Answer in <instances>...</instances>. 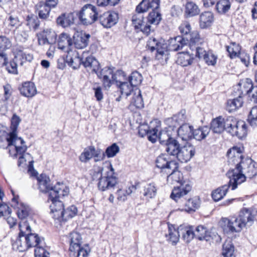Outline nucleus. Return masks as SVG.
<instances>
[{
  "label": "nucleus",
  "instance_id": "nucleus-3",
  "mask_svg": "<svg viewBox=\"0 0 257 257\" xmlns=\"http://www.w3.org/2000/svg\"><path fill=\"white\" fill-rule=\"evenodd\" d=\"M54 191L52 190L49 197V200L52 202L50 207L51 212L54 213V218L60 219V216L64 210V205L60 198L66 196L69 192V188L65 185H61L60 186L55 187Z\"/></svg>",
  "mask_w": 257,
  "mask_h": 257
},
{
  "label": "nucleus",
  "instance_id": "nucleus-16",
  "mask_svg": "<svg viewBox=\"0 0 257 257\" xmlns=\"http://www.w3.org/2000/svg\"><path fill=\"white\" fill-rule=\"evenodd\" d=\"M144 17L141 13L136 12L132 17V24L136 29L140 30L143 33L148 35L152 31L151 26L144 21Z\"/></svg>",
  "mask_w": 257,
  "mask_h": 257
},
{
  "label": "nucleus",
  "instance_id": "nucleus-29",
  "mask_svg": "<svg viewBox=\"0 0 257 257\" xmlns=\"http://www.w3.org/2000/svg\"><path fill=\"white\" fill-rule=\"evenodd\" d=\"M157 190V187L155 183H149L143 186L141 193L146 200H149L156 196Z\"/></svg>",
  "mask_w": 257,
  "mask_h": 257
},
{
  "label": "nucleus",
  "instance_id": "nucleus-45",
  "mask_svg": "<svg viewBox=\"0 0 257 257\" xmlns=\"http://www.w3.org/2000/svg\"><path fill=\"white\" fill-rule=\"evenodd\" d=\"M243 103L242 98L239 95L236 98L229 99L227 101L226 109L229 112L236 110L242 106Z\"/></svg>",
  "mask_w": 257,
  "mask_h": 257
},
{
  "label": "nucleus",
  "instance_id": "nucleus-9",
  "mask_svg": "<svg viewBox=\"0 0 257 257\" xmlns=\"http://www.w3.org/2000/svg\"><path fill=\"white\" fill-rule=\"evenodd\" d=\"M160 128V124L157 120L150 122V125H142L139 128V134L142 137L148 136V140L152 143H155L157 140V133Z\"/></svg>",
  "mask_w": 257,
  "mask_h": 257
},
{
  "label": "nucleus",
  "instance_id": "nucleus-18",
  "mask_svg": "<svg viewBox=\"0 0 257 257\" xmlns=\"http://www.w3.org/2000/svg\"><path fill=\"white\" fill-rule=\"evenodd\" d=\"M37 179L40 190L43 192H48L49 193V196H50L52 190L54 191V190H56L55 187L60 186L61 185H65L63 183L58 182L54 186H50V179L49 177L45 174H41L40 176L37 177Z\"/></svg>",
  "mask_w": 257,
  "mask_h": 257
},
{
  "label": "nucleus",
  "instance_id": "nucleus-43",
  "mask_svg": "<svg viewBox=\"0 0 257 257\" xmlns=\"http://www.w3.org/2000/svg\"><path fill=\"white\" fill-rule=\"evenodd\" d=\"M94 153L95 147L93 146H89L84 149L79 159L82 163H87L93 157Z\"/></svg>",
  "mask_w": 257,
  "mask_h": 257
},
{
  "label": "nucleus",
  "instance_id": "nucleus-53",
  "mask_svg": "<svg viewBox=\"0 0 257 257\" xmlns=\"http://www.w3.org/2000/svg\"><path fill=\"white\" fill-rule=\"evenodd\" d=\"M26 25L30 30H37L40 26V21L37 16L34 15H28L26 18Z\"/></svg>",
  "mask_w": 257,
  "mask_h": 257
},
{
  "label": "nucleus",
  "instance_id": "nucleus-58",
  "mask_svg": "<svg viewBox=\"0 0 257 257\" xmlns=\"http://www.w3.org/2000/svg\"><path fill=\"white\" fill-rule=\"evenodd\" d=\"M142 80V76L139 72L135 71L131 74L129 77V82L133 87H135L141 84Z\"/></svg>",
  "mask_w": 257,
  "mask_h": 257
},
{
  "label": "nucleus",
  "instance_id": "nucleus-42",
  "mask_svg": "<svg viewBox=\"0 0 257 257\" xmlns=\"http://www.w3.org/2000/svg\"><path fill=\"white\" fill-rule=\"evenodd\" d=\"M210 128L207 126H203L193 130V138L196 140L201 141L204 139L209 134Z\"/></svg>",
  "mask_w": 257,
  "mask_h": 257
},
{
  "label": "nucleus",
  "instance_id": "nucleus-28",
  "mask_svg": "<svg viewBox=\"0 0 257 257\" xmlns=\"http://www.w3.org/2000/svg\"><path fill=\"white\" fill-rule=\"evenodd\" d=\"M180 236L179 228L176 229L172 225L168 224V232L165 234L167 241L174 245L179 241Z\"/></svg>",
  "mask_w": 257,
  "mask_h": 257
},
{
  "label": "nucleus",
  "instance_id": "nucleus-25",
  "mask_svg": "<svg viewBox=\"0 0 257 257\" xmlns=\"http://www.w3.org/2000/svg\"><path fill=\"white\" fill-rule=\"evenodd\" d=\"M193 126L185 123L178 129V136L182 141H187L193 138Z\"/></svg>",
  "mask_w": 257,
  "mask_h": 257
},
{
  "label": "nucleus",
  "instance_id": "nucleus-37",
  "mask_svg": "<svg viewBox=\"0 0 257 257\" xmlns=\"http://www.w3.org/2000/svg\"><path fill=\"white\" fill-rule=\"evenodd\" d=\"M229 187L232 188L230 180L227 184L224 185L214 190L212 193V197L215 201H218L222 199L226 194Z\"/></svg>",
  "mask_w": 257,
  "mask_h": 257
},
{
  "label": "nucleus",
  "instance_id": "nucleus-10",
  "mask_svg": "<svg viewBox=\"0 0 257 257\" xmlns=\"http://www.w3.org/2000/svg\"><path fill=\"white\" fill-rule=\"evenodd\" d=\"M192 186L188 181H185L178 187H174L170 198L178 203H182L186 200V196L191 191Z\"/></svg>",
  "mask_w": 257,
  "mask_h": 257
},
{
  "label": "nucleus",
  "instance_id": "nucleus-22",
  "mask_svg": "<svg viewBox=\"0 0 257 257\" xmlns=\"http://www.w3.org/2000/svg\"><path fill=\"white\" fill-rule=\"evenodd\" d=\"M72 44V39L68 34L62 33L59 35L58 41L59 49L69 53Z\"/></svg>",
  "mask_w": 257,
  "mask_h": 257
},
{
  "label": "nucleus",
  "instance_id": "nucleus-62",
  "mask_svg": "<svg viewBox=\"0 0 257 257\" xmlns=\"http://www.w3.org/2000/svg\"><path fill=\"white\" fill-rule=\"evenodd\" d=\"M41 34H44L46 37L52 44L54 43L56 40V34L55 32L50 29H44L43 31L40 32Z\"/></svg>",
  "mask_w": 257,
  "mask_h": 257
},
{
  "label": "nucleus",
  "instance_id": "nucleus-56",
  "mask_svg": "<svg viewBox=\"0 0 257 257\" xmlns=\"http://www.w3.org/2000/svg\"><path fill=\"white\" fill-rule=\"evenodd\" d=\"M189 47L193 50V47L200 43V36L197 32H194L188 36Z\"/></svg>",
  "mask_w": 257,
  "mask_h": 257
},
{
  "label": "nucleus",
  "instance_id": "nucleus-21",
  "mask_svg": "<svg viewBox=\"0 0 257 257\" xmlns=\"http://www.w3.org/2000/svg\"><path fill=\"white\" fill-rule=\"evenodd\" d=\"M224 224V230H228L232 232H239L244 226V224L241 223L238 218L232 217L230 219H223Z\"/></svg>",
  "mask_w": 257,
  "mask_h": 257
},
{
  "label": "nucleus",
  "instance_id": "nucleus-61",
  "mask_svg": "<svg viewBox=\"0 0 257 257\" xmlns=\"http://www.w3.org/2000/svg\"><path fill=\"white\" fill-rule=\"evenodd\" d=\"M203 59L208 65L214 66L216 63L217 57L212 51H208V54Z\"/></svg>",
  "mask_w": 257,
  "mask_h": 257
},
{
  "label": "nucleus",
  "instance_id": "nucleus-20",
  "mask_svg": "<svg viewBox=\"0 0 257 257\" xmlns=\"http://www.w3.org/2000/svg\"><path fill=\"white\" fill-rule=\"evenodd\" d=\"M188 43L189 40L187 37L178 36L169 40L168 48L170 51H177L182 49Z\"/></svg>",
  "mask_w": 257,
  "mask_h": 257
},
{
  "label": "nucleus",
  "instance_id": "nucleus-33",
  "mask_svg": "<svg viewBox=\"0 0 257 257\" xmlns=\"http://www.w3.org/2000/svg\"><path fill=\"white\" fill-rule=\"evenodd\" d=\"M253 218L251 210L246 208H243L240 210L239 216L237 217L238 220L244 224V227L246 225H251L253 220Z\"/></svg>",
  "mask_w": 257,
  "mask_h": 257
},
{
  "label": "nucleus",
  "instance_id": "nucleus-5",
  "mask_svg": "<svg viewBox=\"0 0 257 257\" xmlns=\"http://www.w3.org/2000/svg\"><path fill=\"white\" fill-rule=\"evenodd\" d=\"M225 131L232 136H237L239 139L245 137L247 134L246 125L244 121L237 120L233 116L226 118Z\"/></svg>",
  "mask_w": 257,
  "mask_h": 257
},
{
  "label": "nucleus",
  "instance_id": "nucleus-32",
  "mask_svg": "<svg viewBox=\"0 0 257 257\" xmlns=\"http://www.w3.org/2000/svg\"><path fill=\"white\" fill-rule=\"evenodd\" d=\"M157 139H159L160 144L164 146V149L168 153V148L170 145L178 142L176 140L172 138L166 131H160Z\"/></svg>",
  "mask_w": 257,
  "mask_h": 257
},
{
  "label": "nucleus",
  "instance_id": "nucleus-51",
  "mask_svg": "<svg viewBox=\"0 0 257 257\" xmlns=\"http://www.w3.org/2000/svg\"><path fill=\"white\" fill-rule=\"evenodd\" d=\"M86 52H83L82 54V57H79L77 54L74 58H69L68 56H67V62L70 66L72 67L74 69H77L79 67L80 65L82 64V61L84 59V55L86 54Z\"/></svg>",
  "mask_w": 257,
  "mask_h": 257
},
{
  "label": "nucleus",
  "instance_id": "nucleus-23",
  "mask_svg": "<svg viewBox=\"0 0 257 257\" xmlns=\"http://www.w3.org/2000/svg\"><path fill=\"white\" fill-rule=\"evenodd\" d=\"M200 203L201 201L198 196L189 198L185 200L184 207L181 210L188 213L194 212L199 208Z\"/></svg>",
  "mask_w": 257,
  "mask_h": 257
},
{
  "label": "nucleus",
  "instance_id": "nucleus-8",
  "mask_svg": "<svg viewBox=\"0 0 257 257\" xmlns=\"http://www.w3.org/2000/svg\"><path fill=\"white\" fill-rule=\"evenodd\" d=\"M19 228L22 234L26 235L29 248L43 244V238L41 239L37 234L32 233L31 226L27 221H21L19 224Z\"/></svg>",
  "mask_w": 257,
  "mask_h": 257
},
{
  "label": "nucleus",
  "instance_id": "nucleus-7",
  "mask_svg": "<svg viewBox=\"0 0 257 257\" xmlns=\"http://www.w3.org/2000/svg\"><path fill=\"white\" fill-rule=\"evenodd\" d=\"M98 11L96 7L91 4L85 5L79 14V19L84 25H88L98 20Z\"/></svg>",
  "mask_w": 257,
  "mask_h": 257
},
{
  "label": "nucleus",
  "instance_id": "nucleus-24",
  "mask_svg": "<svg viewBox=\"0 0 257 257\" xmlns=\"http://www.w3.org/2000/svg\"><path fill=\"white\" fill-rule=\"evenodd\" d=\"M29 245L26 235L24 234H22L21 231H20L18 237L16 241L12 243L13 249L23 252L29 248Z\"/></svg>",
  "mask_w": 257,
  "mask_h": 257
},
{
  "label": "nucleus",
  "instance_id": "nucleus-26",
  "mask_svg": "<svg viewBox=\"0 0 257 257\" xmlns=\"http://www.w3.org/2000/svg\"><path fill=\"white\" fill-rule=\"evenodd\" d=\"M82 64L88 71L97 73V71L99 69L98 61L91 56H86V54H85Z\"/></svg>",
  "mask_w": 257,
  "mask_h": 257
},
{
  "label": "nucleus",
  "instance_id": "nucleus-46",
  "mask_svg": "<svg viewBox=\"0 0 257 257\" xmlns=\"http://www.w3.org/2000/svg\"><path fill=\"white\" fill-rule=\"evenodd\" d=\"M131 105H134L138 108L144 107V101L140 89H136L135 90L131 101Z\"/></svg>",
  "mask_w": 257,
  "mask_h": 257
},
{
  "label": "nucleus",
  "instance_id": "nucleus-40",
  "mask_svg": "<svg viewBox=\"0 0 257 257\" xmlns=\"http://www.w3.org/2000/svg\"><path fill=\"white\" fill-rule=\"evenodd\" d=\"M15 59L18 63H20L21 65H23L26 61L31 62L33 59V56L32 54L27 53L23 50L18 49L16 50Z\"/></svg>",
  "mask_w": 257,
  "mask_h": 257
},
{
  "label": "nucleus",
  "instance_id": "nucleus-47",
  "mask_svg": "<svg viewBox=\"0 0 257 257\" xmlns=\"http://www.w3.org/2000/svg\"><path fill=\"white\" fill-rule=\"evenodd\" d=\"M37 10L38 11L39 17L42 19H46L49 15L51 8L48 7L43 2H40L36 6Z\"/></svg>",
  "mask_w": 257,
  "mask_h": 257
},
{
  "label": "nucleus",
  "instance_id": "nucleus-39",
  "mask_svg": "<svg viewBox=\"0 0 257 257\" xmlns=\"http://www.w3.org/2000/svg\"><path fill=\"white\" fill-rule=\"evenodd\" d=\"M238 86L242 95L248 94L249 96H250L252 89L254 87L253 86L252 80L250 79L246 78L245 79L241 80L239 82Z\"/></svg>",
  "mask_w": 257,
  "mask_h": 257
},
{
  "label": "nucleus",
  "instance_id": "nucleus-11",
  "mask_svg": "<svg viewBox=\"0 0 257 257\" xmlns=\"http://www.w3.org/2000/svg\"><path fill=\"white\" fill-rule=\"evenodd\" d=\"M96 73L97 76L102 79L103 87L106 89H109L114 83L118 84V81L116 74L113 73L111 68L104 67L99 71L98 70Z\"/></svg>",
  "mask_w": 257,
  "mask_h": 257
},
{
  "label": "nucleus",
  "instance_id": "nucleus-48",
  "mask_svg": "<svg viewBox=\"0 0 257 257\" xmlns=\"http://www.w3.org/2000/svg\"><path fill=\"white\" fill-rule=\"evenodd\" d=\"M77 213V209L76 207L74 205H72L68 207L66 209H64L62 212H60V213H61V215L60 216L59 220L66 221L76 215Z\"/></svg>",
  "mask_w": 257,
  "mask_h": 257
},
{
  "label": "nucleus",
  "instance_id": "nucleus-1",
  "mask_svg": "<svg viewBox=\"0 0 257 257\" xmlns=\"http://www.w3.org/2000/svg\"><path fill=\"white\" fill-rule=\"evenodd\" d=\"M257 174L256 164L249 158H245L234 169L229 170L226 173L232 185V190L245 181L246 178H252Z\"/></svg>",
  "mask_w": 257,
  "mask_h": 257
},
{
  "label": "nucleus",
  "instance_id": "nucleus-12",
  "mask_svg": "<svg viewBox=\"0 0 257 257\" xmlns=\"http://www.w3.org/2000/svg\"><path fill=\"white\" fill-rule=\"evenodd\" d=\"M157 167L160 169L161 172H165L167 174L170 173V170H174L178 168V163L174 160H170L168 155L161 154L156 160Z\"/></svg>",
  "mask_w": 257,
  "mask_h": 257
},
{
  "label": "nucleus",
  "instance_id": "nucleus-49",
  "mask_svg": "<svg viewBox=\"0 0 257 257\" xmlns=\"http://www.w3.org/2000/svg\"><path fill=\"white\" fill-rule=\"evenodd\" d=\"M231 3L229 0H219L216 4V10L219 14H225L230 9Z\"/></svg>",
  "mask_w": 257,
  "mask_h": 257
},
{
  "label": "nucleus",
  "instance_id": "nucleus-13",
  "mask_svg": "<svg viewBox=\"0 0 257 257\" xmlns=\"http://www.w3.org/2000/svg\"><path fill=\"white\" fill-rule=\"evenodd\" d=\"M147 46L152 51L155 50L157 51L156 57L158 59L168 54L167 46L163 40H158L155 38H150Z\"/></svg>",
  "mask_w": 257,
  "mask_h": 257
},
{
  "label": "nucleus",
  "instance_id": "nucleus-31",
  "mask_svg": "<svg viewBox=\"0 0 257 257\" xmlns=\"http://www.w3.org/2000/svg\"><path fill=\"white\" fill-rule=\"evenodd\" d=\"M21 94L27 97H32L37 93L35 84L31 82H25L20 88Z\"/></svg>",
  "mask_w": 257,
  "mask_h": 257
},
{
  "label": "nucleus",
  "instance_id": "nucleus-35",
  "mask_svg": "<svg viewBox=\"0 0 257 257\" xmlns=\"http://www.w3.org/2000/svg\"><path fill=\"white\" fill-rule=\"evenodd\" d=\"M170 174L167 176V182L170 184H174L175 183H178L181 185L182 183L186 180H183L182 173L178 170V169L174 170H170Z\"/></svg>",
  "mask_w": 257,
  "mask_h": 257
},
{
  "label": "nucleus",
  "instance_id": "nucleus-64",
  "mask_svg": "<svg viewBox=\"0 0 257 257\" xmlns=\"http://www.w3.org/2000/svg\"><path fill=\"white\" fill-rule=\"evenodd\" d=\"M150 9L149 0H143L136 7V12L143 14Z\"/></svg>",
  "mask_w": 257,
  "mask_h": 257
},
{
  "label": "nucleus",
  "instance_id": "nucleus-52",
  "mask_svg": "<svg viewBox=\"0 0 257 257\" xmlns=\"http://www.w3.org/2000/svg\"><path fill=\"white\" fill-rule=\"evenodd\" d=\"M193 60V57L188 53H181L178 57L177 63L185 67L192 64Z\"/></svg>",
  "mask_w": 257,
  "mask_h": 257
},
{
  "label": "nucleus",
  "instance_id": "nucleus-59",
  "mask_svg": "<svg viewBox=\"0 0 257 257\" xmlns=\"http://www.w3.org/2000/svg\"><path fill=\"white\" fill-rule=\"evenodd\" d=\"M179 31L183 37H187L190 34L191 27V25L188 22H183L179 27Z\"/></svg>",
  "mask_w": 257,
  "mask_h": 257
},
{
  "label": "nucleus",
  "instance_id": "nucleus-17",
  "mask_svg": "<svg viewBox=\"0 0 257 257\" xmlns=\"http://www.w3.org/2000/svg\"><path fill=\"white\" fill-rule=\"evenodd\" d=\"M243 150V148L242 147L235 146L227 151L228 162L230 164L234 165L236 167L240 164L242 161L244 160L245 158H243L242 155Z\"/></svg>",
  "mask_w": 257,
  "mask_h": 257
},
{
  "label": "nucleus",
  "instance_id": "nucleus-27",
  "mask_svg": "<svg viewBox=\"0 0 257 257\" xmlns=\"http://www.w3.org/2000/svg\"><path fill=\"white\" fill-rule=\"evenodd\" d=\"M178 228L179 232H180L182 238L186 242H190L195 237V232L192 226L181 225Z\"/></svg>",
  "mask_w": 257,
  "mask_h": 257
},
{
  "label": "nucleus",
  "instance_id": "nucleus-55",
  "mask_svg": "<svg viewBox=\"0 0 257 257\" xmlns=\"http://www.w3.org/2000/svg\"><path fill=\"white\" fill-rule=\"evenodd\" d=\"M118 84L116 85L119 88L121 94H124L126 96L130 95L133 90V86L130 84V82H121L119 80H118Z\"/></svg>",
  "mask_w": 257,
  "mask_h": 257
},
{
  "label": "nucleus",
  "instance_id": "nucleus-4",
  "mask_svg": "<svg viewBox=\"0 0 257 257\" xmlns=\"http://www.w3.org/2000/svg\"><path fill=\"white\" fill-rule=\"evenodd\" d=\"M168 151V155L175 157L181 163H187L195 154V149L193 145L187 144L180 147L178 142L171 144Z\"/></svg>",
  "mask_w": 257,
  "mask_h": 257
},
{
  "label": "nucleus",
  "instance_id": "nucleus-2",
  "mask_svg": "<svg viewBox=\"0 0 257 257\" xmlns=\"http://www.w3.org/2000/svg\"><path fill=\"white\" fill-rule=\"evenodd\" d=\"M91 175L93 180H98V188L102 191L113 188L117 184V178L110 163H107L104 168L94 167Z\"/></svg>",
  "mask_w": 257,
  "mask_h": 257
},
{
  "label": "nucleus",
  "instance_id": "nucleus-54",
  "mask_svg": "<svg viewBox=\"0 0 257 257\" xmlns=\"http://www.w3.org/2000/svg\"><path fill=\"white\" fill-rule=\"evenodd\" d=\"M162 19L161 15L159 11H152L150 13L147 22L148 24L158 25Z\"/></svg>",
  "mask_w": 257,
  "mask_h": 257
},
{
  "label": "nucleus",
  "instance_id": "nucleus-14",
  "mask_svg": "<svg viewBox=\"0 0 257 257\" xmlns=\"http://www.w3.org/2000/svg\"><path fill=\"white\" fill-rule=\"evenodd\" d=\"M97 20L104 28H110L117 23L118 15L115 12L107 11L99 15Z\"/></svg>",
  "mask_w": 257,
  "mask_h": 257
},
{
  "label": "nucleus",
  "instance_id": "nucleus-44",
  "mask_svg": "<svg viewBox=\"0 0 257 257\" xmlns=\"http://www.w3.org/2000/svg\"><path fill=\"white\" fill-rule=\"evenodd\" d=\"M195 237L200 240H209L210 238V232L207 228L203 225L198 226L195 229Z\"/></svg>",
  "mask_w": 257,
  "mask_h": 257
},
{
  "label": "nucleus",
  "instance_id": "nucleus-50",
  "mask_svg": "<svg viewBox=\"0 0 257 257\" xmlns=\"http://www.w3.org/2000/svg\"><path fill=\"white\" fill-rule=\"evenodd\" d=\"M226 49L231 59L237 57L241 53L240 46L235 42L230 43L229 45L226 46Z\"/></svg>",
  "mask_w": 257,
  "mask_h": 257
},
{
  "label": "nucleus",
  "instance_id": "nucleus-6",
  "mask_svg": "<svg viewBox=\"0 0 257 257\" xmlns=\"http://www.w3.org/2000/svg\"><path fill=\"white\" fill-rule=\"evenodd\" d=\"M9 149L11 156L17 157L18 155H22L26 152L27 147L25 141L18 137L15 132L9 134Z\"/></svg>",
  "mask_w": 257,
  "mask_h": 257
},
{
  "label": "nucleus",
  "instance_id": "nucleus-60",
  "mask_svg": "<svg viewBox=\"0 0 257 257\" xmlns=\"http://www.w3.org/2000/svg\"><path fill=\"white\" fill-rule=\"evenodd\" d=\"M119 151V147L115 143H114L107 147L104 153L105 156H106L108 158H111L114 157L118 153Z\"/></svg>",
  "mask_w": 257,
  "mask_h": 257
},
{
  "label": "nucleus",
  "instance_id": "nucleus-63",
  "mask_svg": "<svg viewBox=\"0 0 257 257\" xmlns=\"http://www.w3.org/2000/svg\"><path fill=\"white\" fill-rule=\"evenodd\" d=\"M35 257H49V252L42 246V244L35 247Z\"/></svg>",
  "mask_w": 257,
  "mask_h": 257
},
{
  "label": "nucleus",
  "instance_id": "nucleus-36",
  "mask_svg": "<svg viewBox=\"0 0 257 257\" xmlns=\"http://www.w3.org/2000/svg\"><path fill=\"white\" fill-rule=\"evenodd\" d=\"M70 240L69 250L71 252H75L76 248L80 246L82 237L81 235L77 232H72L69 236Z\"/></svg>",
  "mask_w": 257,
  "mask_h": 257
},
{
  "label": "nucleus",
  "instance_id": "nucleus-19",
  "mask_svg": "<svg viewBox=\"0 0 257 257\" xmlns=\"http://www.w3.org/2000/svg\"><path fill=\"white\" fill-rule=\"evenodd\" d=\"M90 35L82 32H77L74 33L73 38V44L76 48L82 49L86 48L88 45L89 39Z\"/></svg>",
  "mask_w": 257,
  "mask_h": 257
},
{
  "label": "nucleus",
  "instance_id": "nucleus-30",
  "mask_svg": "<svg viewBox=\"0 0 257 257\" xmlns=\"http://www.w3.org/2000/svg\"><path fill=\"white\" fill-rule=\"evenodd\" d=\"M225 122L226 118L222 116L217 117L212 120L209 128L213 133L220 134L225 130Z\"/></svg>",
  "mask_w": 257,
  "mask_h": 257
},
{
  "label": "nucleus",
  "instance_id": "nucleus-38",
  "mask_svg": "<svg viewBox=\"0 0 257 257\" xmlns=\"http://www.w3.org/2000/svg\"><path fill=\"white\" fill-rule=\"evenodd\" d=\"M213 21V15L210 12H205L200 16L199 26L201 29L210 27Z\"/></svg>",
  "mask_w": 257,
  "mask_h": 257
},
{
  "label": "nucleus",
  "instance_id": "nucleus-34",
  "mask_svg": "<svg viewBox=\"0 0 257 257\" xmlns=\"http://www.w3.org/2000/svg\"><path fill=\"white\" fill-rule=\"evenodd\" d=\"M200 11L198 6L195 3L187 2L185 5L184 17L189 18L196 16L200 13Z\"/></svg>",
  "mask_w": 257,
  "mask_h": 257
},
{
  "label": "nucleus",
  "instance_id": "nucleus-41",
  "mask_svg": "<svg viewBox=\"0 0 257 257\" xmlns=\"http://www.w3.org/2000/svg\"><path fill=\"white\" fill-rule=\"evenodd\" d=\"M58 24L63 27H67L74 23V16L72 13L62 14L57 19Z\"/></svg>",
  "mask_w": 257,
  "mask_h": 257
},
{
  "label": "nucleus",
  "instance_id": "nucleus-57",
  "mask_svg": "<svg viewBox=\"0 0 257 257\" xmlns=\"http://www.w3.org/2000/svg\"><path fill=\"white\" fill-rule=\"evenodd\" d=\"M234 252V246L230 242H225L223 244L222 254L224 257H231Z\"/></svg>",
  "mask_w": 257,
  "mask_h": 257
},
{
  "label": "nucleus",
  "instance_id": "nucleus-15",
  "mask_svg": "<svg viewBox=\"0 0 257 257\" xmlns=\"http://www.w3.org/2000/svg\"><path fill=\"white\" fill-rule=\"evenodd\" d=\"M12 192L13 198L12 199L11 206L17 209V214L20 219H25L30 214L31 209L28 205L22 202H19V196H16L13 191H12Z\"/></svg>",
  "mask_w": 257,
  "mask_h": 257
}]
</instances>
